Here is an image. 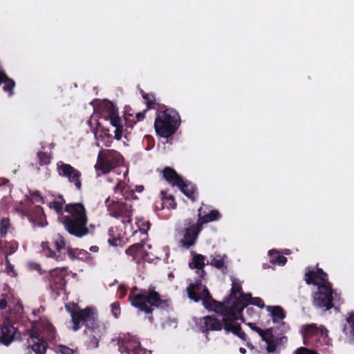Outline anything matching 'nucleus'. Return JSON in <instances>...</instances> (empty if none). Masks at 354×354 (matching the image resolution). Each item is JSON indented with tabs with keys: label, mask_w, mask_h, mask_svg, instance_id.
<instances>
[{
	"label": "nucleus",
	"mask_w": 354,
	"mask_h": 354,
	"mask_svg": "<svg viewBox=\"0 0 354 354\" xmlns=\"http://www.w3.org/2000/svg\"><path fill=\"white\" fill-rule=\"evenodd\" d=\"M67 311L71 316L73 330H79L84 326V343L88 348H96L99 342L106 333L105 323L98 319L97 311L92 307H86L81 309L75 304L73 308L66 306Z\"/></svg>",
	"instance_id": "obj_1"
},
{
	"label": "nucleus",
	"mask_w": 354,
	"mask_h": 354,
	"mask_svg": "<svg viewBox=\"0 0 354 354\" xmlns=\"http://www.w3.org/2000/svg\"><path fill=\"white\" fill-rule=\"evenodd\" d=\"M65 211L70 216H62L58 218L68 234L77 238H82L89 234L87 227L88 217L86 210L82 203H69L66 205Z\"/></svg>",
	"instance_id": "obj_2"
},
{
	"label": "nucleus",
	"mask_w": 354,
	"mask_h": 354,
	"mask_svg": "<svg viewBox=\"0 0 354 354\" xmlns=\"http://www.w3.org/2000/svg\"><path fill=\"white\" fill-rule=\"evenodd\" d=\"M137 290L136 286L132 288L129 295V300L133 306L146 314L151 315L153 307L167 309L171 304L170 299L162 298L153 286H151L148 289H141L138 294L133 295L132 292Z\"/></svg>",
	"instance_id": "obj_3"
},
{
	"label": "nucleus",
	"mask_w": 354,
	"mask_h": 354,
	"mask_svg": "<svg viewBox=\"0 0 354 354\" xmlns=\"http://www.w3.org/2000/svg\"><path fill=\"white\" fill-rule=\"evenodd\" d=\"M180 124L178 113L172 109H166L157 112L154 129L158 136L167 138L176 132Z\"/></svg>",
	"instance_id": "obj_4"
},
{
	"label": "nucleus",
	"mask_w": 354,
	"mask_h": 354,
	"mask_svg": "<svg viewBox=\"0 0 354 354\" xmlns=\"http://www.w3.org/2000/svg\"><path fill=\"white\" fill-rule=\"evenodd\" d=\"M122 156L114 149H101L97 154L95 169L100 174H106L123 164Z\"/></svg>",
	"instance_id": "obj_5"
},
{
	"label": "nucleus",
	"mask_w": 354,
	"mask_h": 354,
	"mask_svg": "<svg viewBox=\"0 0 354 354\" xmlns=\"http://www.w3.org/2000/svg\"><path fill=\"white\" fill-rule=\"evenodd\" d=\"M104 203L111 216L121 218L122 223L124 225L131 223L133 209L130 202L111 201L110 197H108Z\"/></svg>",
	"instance_id": "obj_6"
},
{
	"label": "nucleus",
	"mask_w": 354,
	"mask_h": 354,
	"mask_svg": "<svg viewBox=\"0 0 354 354\" xmlns=\"http://www.w3.org/2000/svg\"><path fill=\"white\" fill-rule=\"evenodd\" d=\"M67 267L57 268L49 271L45 280L48 283V289L58 297L60 292L65 290L66 277L68 276Z\"/></svg>",
	"instance_id": "obj_7"
},
{
	"label": "nucleus",
	"mask_w": 354,
	"mask_h": 354,
	"mask_svg": "<svg viewBox=\"0 0 354 354\" xmlns=\"http://www.w3.org/2000/svg\"><path fill=\"white\" fill-rule=\"evenodd\" d=\"M118 344L122 354H147L138 339L129 333L120 335Z\"/></svg>",
	"instance_id": "obj_8"
},
{
	"label": "nucleus",
	"mask_w": 354,
	"mask_h": 354,
	"mask_svg": "<svg viewBox=\"0 0 354 354\" xmlns=\"http://www.w3.org/2000/svg\"><path fill=\"white\" fill-rule=\"evenodd\" d=\"M333 290L330 283L319 285L317 291L314 293L313 296L314 306L324 308L326 310L331 309L333 307Z\"/></svg>",
	"instance_id": "obj_9"
},
{
	"label": "nucleus",
	"mask_w": 354,
	"mask_h": 354,
	"mask_svg": "<svg viewBox=\"0 0 354 354\" xmlns=\"http://www.w3.org/2000/svg\"><path fill=\"white\" fill-rule=\"evenodd\" d=\"M200 296L205 309L209 311L212 310L220 315H223L226 313L225 310L227 309V304H229V299H225L223 302L215 300L206 286H204Z\"/></svg>",
	"instance_id": "obj_10"
},
{
	"label": "nucleus",
	"mask_w": 354,
	"mask_h": 354,
	"mask_svg": "<svg viewBox=\"0 0 354 354\" xmlns=\"http://www.w3.org/2000/svg\"><path fill=\"white\" fill-rule=\"evenodd\" d=\"M223 329L226 333H232L243 341H246L247 335L242 330L240 324L236 321L240 319V315L234 313H225L223 315Z\"/></svg>",
	"instance_id": "obj_11"
},
{
	"label": "nucleus",
	"mask_w": 354,
	"mask_h": 354,
	"mask_svg": "<svg viewBox=\"0 0 354 354\" xmlns=\"http://www.w3.org/2000/svg\"><path fill=\"white\" fill-rule=\"evenodd\" d=\"M57 171L60 176L67 178L70 183H73L77 190H81L82 182L80 178L82 174L78 169L69 164L59 161L57 162Z\"/></svg>",
	"instance_id": "obj_12"
},
{
	"label": "nucleus",
	"mask_w": 354,
	"mask_h": 354,
	"mask_svg": "<svg viewBox=\"0 0 354 354\" xmlns=\"http://www.w3.org/2000/svg\"><path fill=\"white\" fill-rule=\"evenodd\" d=\"M106 113H103V117L105 120H109L110 124L115 127L114 138L120 140L123 133V126L122 120L118 115V109L112 103H110L106 105Z\"/></svg>",
	"instance_id": "obj_13"
},
{
	"label": "nucleus",
	"mask_w": 354,
	"mask_h": 354,
	"mask_svg": "<svg viewBox=\"0 0 354 354\" xmlns=\"http://www.w3.org/2000/svg\"><path fill=\"white\" fill-rule=\"evenodd\" d=\"M234 299L235 300L230 306L227 304V309L225 311L226 313H234V314L239 315L241 320L244 322L242 313L244 308L247 307L248 304H251V301L252 299V295L250 293H244L243 292H241L239 297H236Z\"/></svg>",
	"instance_id": "obj_14"
},
{
	"label": "nucleus",
	"mask_w": 354,
	"mask_h": 354,
	"mask_svg": "<svg viewBox=\"0 0 354 354\" xmlns=\"http://www.w3.org/2000/svg\"><path fill=\"white\" fill-rule=\"evenodd\" d=\"M198 326L203 333L208 334L209 331H219L223 328V319L219 320L214 315H207L199 319Z\"/></svg>",
	"instance_id": "obj_15"
},
{
	"label": "nucleus",
	"mask_w": 354,
	"mask_h": 354,
	"mask_svg": "<svg viewBox=\"0 0 354 354\" xmlns=\"http://www.w3.org/2000/svg\"><path fill=\"white\" fill-rule=\"evenodd\" d=\"M304 277L306 283L308 285L317 286V288L319 287V285H325L330 283L328 281L327 273L322 268H317L316 270L307 268Z\"/></svg>",
	"instance_id": "obj_16"
},
{
	"label": "nucleus",
	"mask_w": 354,
	"mask_h": 354,
	"mask_svg": "<svg viewBox=\"0 0 354 354\" xmlns=\"http://www.w3.org/2000/svg\"><path fill=\"white\" fill-rule=\"evenodd\" d=\"M29 346L35 354H45L48 347V343L37 330L31 329L28 332Z\"/></svg>",
	"instance_id": "obj_17"
},
{
	"label": "nucleus",
	"mask_w": 354,
	"mask_h": 354,
	"mask_svg": "<svg viewBox=\"0 0 354 354\" xmlns=\"http://www.w3.org/2000/svg\"><path fill=\"white\" fill-rule=\"evenodd\" d=\"M262 340L267 344L266 351L269 353L279 352L283 344L287 342L286 336L274 337L273 334V328L270 330V335L266 334Z\"/></svg>",
	"instance_id": "obj_18"
},
{
	"label": "nucleus",
	"mask_w": 354,
	"mask_h": 354,
	"mask_svg": "<svg viewBox=\"0 0 354 354\" xmlns=\"http://www.w3.org/2000/svg\"><path fill=\"white\" fill-rule=\"evenodd\" d=\"M202 230V227H201L197 223L193 224L189 227H187L185 229L184 237L180 241L182 245L187 249L194 245L195 244V242L196 241V239L198 238L200 232Z\"/></svg>",
	"instance_id": "obj_19"
},
{
	"label": "nucleus",
	"mask_w": 354,
	"mask_h": 354,
	"mask_svg": "<svg viewBox=\"0 0 354 354\" xmlns=\"http://www.w3.org/2000/svg\"><path fill=\"white\" fill-rule=\"evenodd\" d=\"M221 218V214L216 209L209 210L207 212L205 209L203 207L198 209V220L196 223L199 225L202 228L203 225L209 222L218 221Z\"/></svg>",
	"instance_id": "obj_20"
},
{
	"label": "nucleus",
	"mask_w": 354,
	"mask_h": 354,
	"mask_svg": "<svg viewBox=\"0 0 354 354\" xmlns=\"http://www.w3.org/2000/svg\"><path fill=\"white\" fill-rule=\"evenodd\" d=\"M144 248L145 243L143 241L134 243L126 250V254L132 257V260L139 264L146 255Z\"/></svg>",
	"instance_id": "obj_21"
},
{
	"label": "nucleus",
	"mask_w": 354,
	"mask_h": 354,
	"mask_svg": "<svg viewBox=\"0 0 354 354\" xmlns=\"http://www.w3.org/2000/svg\"><path fill=\"white\" fill-rule=\"evenodd\" d=\"M164 178L172 186L180 187L184 180L173 168L166 167L163 169Z\"/></svg>",
	"instance_id": "obj_22"
},
{
	"label": "nucleus",
	"mask_w": 354,
	"mask_h": 354,
	"mask_svg": "<svg viewBox=\"0 0 354 354\" xmlns=\"http://www.w3.org/2000/svg\"><path fill=\"white\" fill-rule=\"evenodd\" d=\"M204 286L201 279L191 283L186 288L187 297L194 301L198 302L201 299L198 292L203 290Z\"/></svg>",
	"instance_id": "obj_23"
},
{
	"label": "nucleus",
	"mask_w": 354,
	"mask_h": 354,
	"mask_svg": "<svg viewBox=\"0 0 354 354\" xmlns=\"http://www.w3.org/2000/svg\"><path fill=\"white\" fill-rule=\"evenodd\" d=\"M15 328L9 323H3L1 328L0 341L8 346L13 340Z\"/></svg>",
	"instance_id": "obj_24"
},
{
	"label": "nucleus",
	"mask_w": 354,
	"mask_h": 354,
	"mask_svg": "<svg viewBox=\"0 0 354 354\" xmlns=\"http://www.w3.org/2000/svg\"><path fill=\"white\" fill-rule=\"evenodd\" d=\"M178 188H179V189L192 201H195L196 200L198 196L197 187L190 181L184 180Z\"/></svg>",
	"instance_id": "obj_25"
},
{
	"label": "nucleus",
	"mask_w": 354,
	"mask_h": 354,
	"mask_svg": "<svg viewBox=\"0 0 354 354\" xmlns=\"http://www.w3.org/2000/svg\"><path fill=\"white\" fill-rule=\"evenodd\" d=\"M42 333L49 342H54L57 339V331L55 327L48 321L43 322L41 324Z\"/></svg>",
	"instance_id": "obj_26"
},
{
	"label": "nucleus",
	"mask_w": 354,
	"mask_h": 354,
	"mask_svg": "<svg viewBox=\"0 0 354 354\" xmlns=\"http://www.w3.org/2000/svg\"><path fill=\"white\" fill-rule=\"evenodd\" d=\"M0 246L6 253V256L12 255L17 252L19 248V243L15 240L4 241L0 240Z\"/></svg>",
	"instance_id": "obj_27"
},
{
	"label": "nucleus",
	"mask_w": 354,
	"mask_h": 354,
	"mask_svg": "<svg viewBox=\"0 0 354 354\" xmlns=\"http://www.w3.org/2000/svg\"><path fill=\"white\" fill-rule=\"evenodd\" d=\"M266 308L270 313L273 322L282 320L286 317L283 309L279 306H267Z\"/></svg>",
	"instance_id": "obj_28"
},
{
	"label": "nucleus",
	"mask_w": 354,
	"mask_h": 354,
	"mask_svg": "<svg viewBox=\"0 0 354 354\" xmlns=\"http://www.w3.org/2000/svg\"><path fill=\"white\" fill-rule=\"evenodd\" d=\"M269 261L272 265L284 266L287 262V258L280 254L279 252L271 250L268 252Z\"/></svg>",
	"instance_id": "obj_29"
},
{
	"label": "nucleus",
	"mask_w": 354,
	"mask_h": 354,
	"mask_svg": "<svg viewBox=\"0 0 354 354\" xmlns=\"http://www.w3.org/2000/svg\"><path fill=\"white\" fill-rule=\"evenodd\" d=\"M142 97L145 100V103L147 104L146 109H156L158 106L157 99L154 94L151 93H145L144 90H140Z\"/></svg>",
	"instance_id": "obj_30"
},
{
	"label": "nucleus",
	"mask_w": 354,
	"mask_h": 354,
	"mask_svg": "<svg viewBox=\"0 0 354 354\" xmlns=\"http://www.w3.org/2000/svg\"><path fill=\"white\" fill-rule=\"evenodd\" d=\"M205 257L203 254H195L193 256L192 261L189 263V266L192 269L202 270L205 266Z\"/></svg>",
	"instance_id": "obj_31"
},
{
	"label": "nucleus",
	"mask_w": 354,
	"mask_h": 354,
	"mask_svg": "<svg viewBox=\"0 0 354 354\" xmlns=\"http://www.w3.org/2000/svg\"><path fill=\"white\" fill-rule=\"evenodd\" d=\"M319 333V329L315 325H308L304 328L302 333L304 344L307 345V341Z\"/></svg>",
	"instance_id": "obj_32"
},
{
	"label": "nucleus",
	"mask_w": 354,
	"mask_h": 354,
	"mask_svg": "<svg viewBox=\"0 0 354 354\" xmlns=\"http://www.w3.org/2000/svg\"><path fill=\"white\" fill-rule=\"evenodd\" d=\"M232 288L230 290V295L229 297L227 298L229 299V301H230L231 299H236L237 297V294L240 295L241 292H243L242 289L241 283L239 279L232 278Z\"/></svg>",
	"instance_id": "obj_33"
},
{
	"label": "nucleus",
	"mask_w": 354,
	"mask_h": 354,
	"mask_svg": "<svg viewBox=\"0 0 354 354\" xmlns=\"http://www.w3.org/2000/svg\"><path fill=\"white\" fill-rule=\"evenodd\" d=\"M225 257H226L225 255L221 256L219 254H214L211 256V262L210 265L215 267L217 269H223L227 268V266L225 264Z\"/></svg>",
	"instance_id": "obj_34"
},
{
	"label": "nucleus",
	"mask_w": 354,
	"mask_h": 354,
	"mask_svg": "<svg viewBox=\"0 0 354 354\" xmlns=\"http://www.w3.org/2000/svg\"><path fill=\"white\" fill-rule=\"evenodd\" d=\"M41 251L43 254L48 257L55 259L57 261L60 260V255H57L55 252L53 251L50 247V244L48 241H43L41 243Z\"/></svg>",
	"instance_id": "obj_35"
},
{
	"label": "nucleus",
	"mask_w": 354,
	"mask_h": 354,
	"mask_svg": "<svg viewBox=\"0 0 354 354\" xmlns=\"http://www.w3.org/2000/svg\"><path fill=\"white\" fill-rule=\"evenodd\" d=\"M4 84L3 88H14L15 82L9 78L4 72H0V86Z\"/></svg>",
	"instance_id": "obj_36"
},
{
	"label": "nucleus",
	"mask_w": 354,
	"mask_h": 354,
	"mask_svg": "<svg viewBox=\"0 0 354 354\" xmlns=\"http://www.w3.org/2000/svg\"><path fill=\"white\" fill-rule=\"evenodd\" d=\"M11 228L9 218H2L0 219V235L1 238L5 237L9 230Z\"/></svg>",
	"instance_id": "obj_37"
},
{
	"label": "nucleus",
	"mask_w": 354,
	"mask_h": 354,
	"mask_svg": "<svg viewBox=\"0 0 354 354\" xmlns=\"http://www.w3.org/2000/svg\"><path fill=\"white\" fill-rule=\"evenodd\" d=\"M53 243L58 252H60L66 246L65 239L59 234H57L53 237Z\"/></svg>",
	"instance_id": "obj_38"
},
{
	"label": "nucleus",
	"mask_w": 354,
	"mask_h": 354,
	"mask_svg": "<svg viewBox=\"0 0 354 354\" xmlns=\"http://www.w3.org/2000/svg\"><path fill=\"white\" fill-rule=\"evenodd\" d=\"M147 111V109H145L142 112H138L136 113L135 118H133L132 120L128 118L127 116L124 117L127 127H129L131 128L133 127V124L137 122L142 120L145 117V113Z\"/></svg>",
	"instance_id": "obj_39"
},
{
	"label": "nucleus",
	"mask_w": 354,
	"mask_h": 354,
	"mask_svg": "<svg viewBox=\"0 0 354 354\" xmlns=\"http://www.w3.org/2000/svg\"><path fill=\"white\" fill-rule=\"evenodd\" d=\"M138 227L139 228V231L143 234H147V231L150 228V222L149 221L145 220L143 218H138L136 222Z\"/></svg>",
	"instance_id": "obj_40"
},
{
	"label": "nucleus",
	"mask_w": 354,
	"mask_h": 354,
	"mask_svg": "<svg viewBox=\"0 0 354 354\" xmlns=\"http://www.w3.org/2000/svg\"><path fill=\"white\" fill-rule=\"evenodd\" d=\"M39 164L41 166L49 165L51 160L50 155L47 152L39 151L37 153Z\"/></svg>",
	"instance_id": "obj_41"
},
{
	"label": "nucleus",
	"mask_w": 354,
	"mask_h": 354,
	"mask_svg": "<svg viewBox=\"0 0 354 354\" xmlns=\"http://www.w3.org/2000/svg\"><path fill=\"white\" fill-rule=\"evenodd\" d=\"M248 325L252 330L258 333V335L261 337V339H263V337H264V336L266 334L270 335V330L272 329V328H268L266 330H262L261 328L256 326L255 324L253 323H248Z\"/></svg>",
	"instance_id": "obj_42"
},
{
	"label": "nucleus",
	"mask_w": 354,
	"mask_h": 354,
	"mask_svg": "<svg viewBox=\"0 0 354 354\" xmlns=\"http://www.w3.org/2000/svg\"><path fill=\"white\" fill-rule=\"evenodd\" d=\"M11 301H12L11 295H10L7 293H2L0 295V309L5 310L8 306V304L11 302Z\"/></svg>",
	"instance_id": "obj_43"
},
{
	"label": "nucleus",
	"mask_w": 354,
	"mask_h": 354,
	"mask_svg": "<svg viewBox=\"0 0 354 354\" xmlns=\"http://www.w3.org/2000/svg\"><path fill=\"white\" fill-rule=\"evenodd\" d=\"M5 264H6V272L11 277H16L17 275V272L15 270V267L12 264H11L10 259L7 256L5 257Z\"/></svg>",
	"instance_id": "obj_44"
},
{
	"label": "nucleus",
	"mask_w": 354,
	"mask_h": 354,
	"mask_svg": "<svg viewBox=\"0 0 354 354\" xmlns=\"http://www.w3.org/2000/svg\"><path fill=\"white\" fill-rule=\"evenodd\" d=\"M49 207L53 209L58 214H62L63 204L62 203L53 200L49 203Z\"/></svg>",
	"instance_id": "obj_45"
},
{
	"label": "nucleus",
	"mask_w": 354,
	"mask_h": 354,
	"mask_svg": "<svg viewBox=\"0 0 354 354\" xmlns=\"http://www.w3.org/2000/svg\"><path fill=\"white\" fill-rule=\"evenodd\" d=\"M111 313L115 318H118L120 315V304L118 301L113 302L111 306Z\"/></svg>",
	"instance_id": "obj_46"
},
{
	"label": "nucleus",
	"mask_w": 354,
	"mask_h": 354,
	"mask_svg": "<svg viewBox=\"0 0 354 354\" xmlns=\"http://www.w3.org/2000/svg\"><path fill=\"white\" fill-rule=\"evenodd\" d=\"M122 195L126 200L137 198L134 191L129 189V187H126L125 190L122 191Z\"/></svg>",
	"instance_id": "obj_47"
},
{
	"label": "nucleus",
	"mask_w": 354,
	"mask_h": 354,
	"mask_svg": "<svg viewBox=\"0 0 354 354\" xmlns=\"http://www.w3.org/2000/svg\"><path fill=\"white\" fill-rule=\"evenodd\" d=\"M28 266V268H29L30 270H36L40 274H42L43 273L45 272V271L42 270L41 265L39 263H36V262H29Z\"/></svg>",
	"instance_id": "obj_48"
},
{
	"label": "nucleus",
	"mask_w": 354,
	"mask_h": 354,
	"mask_svg": "<svg viewBox=\"0 0 354 354\" xmlns=\"http://www.w3.org/2000/svg\"><path fill=\"white\" fill-rule=\"evenodd\" d=\"M66 250H67L68 255L71 260H74L79 257V254L77 253L79 251V249H77V248L73 249L71 246H68V247H67Z\"/></svg>",
	"instance_id": "obj_49"
},
{
	"label": "nucleus",
	"mask_w": 354,
	"mask_h": 354,
	"mask_svg": "<svg viewBox=\"0 0 354 354\" xmlns=\"http://www.w3.org/2000/svg\"><path fill=\"white\" fill-rule=\"evenodd\" d=\"M59 351L62 354H77L75 351L64 345H59Z\"/></svg>",
	"instance_id": "obj_50"
},
{
	"label": "nucleus",
	"mask_w": 354,
	"mask_h": 354,
	"mask_svg": "<svg viewBox=\"0 0 354 354\" xmlns=\"http://www.w3.org/2000/svg\"><path fill=\"white\" fill-rule=\"evenodd\" d=\"M295 354H319L315 351L310 350L305 347H300L297 348Z\"/></svg>",
	"instance_id": "obj_51"
},
{
	"label": "nucleus",
	"mask_w": 354,
	"mask_h": 354,
	"mask_svg": "<svg viewBox=\"0 0 354 354\" xmlns=\"http://www.w3.org/2000/svg\"><path fill=\"white\" fill-rule=\"evenodd\" d=\"M251 304L256 306L260 308H263L265 307L264 302L262 299L260 297H252L251 301Z\"/></svg>",
	"instance_id": "obj_52"
},
{
	"label": "nucleus",
	"mask_w": 354,
	"mask_h": 354,
	"mask_svg": "<svg viewBox=\"0 0 354 354\" xmlns=\"http://www.w3.org/2000/svg\"><path fill=\"white\" fill-rule=\"evenodd\" d=\"M165 203H169V208L174 209L176 207V203L173 196H170L169 198H167Z\"/></svg>",
	"instance_id": "obj_53"
},
{
	"label": "nucleus",
	"mask_w": 354,
	"mask_h": 354,
	"mask_svg": "<svg viewBox=\"0 0 354 354\" xmlns=\"http://www.w3.org/2000/svg\"><path fill=\"white\" fill-rule=\"evenodd\" d=\"M126 187L121 182L117 183V185L114 187L115 192H120L122 194V191L125 190Z\"/></svg>",
	"instance_id": "obj_54"
},
{
	"label": "nucleus",
	"mask_w": 354,
	"mask_h": 354,
	"mask_svg": "<svg viewBox=\"0 0 354 354\" xmlns=\"http://www.w3.org/2000/svg\"><path fill=\"white\" fill-rule=\"evenodd\" d=\"M346 322L351 325V328L354 326V312H351L348 314Z\"/></svg>",
	"instance_id": "obj_55"
},
{
	"label": "nucleus",
	"mask_w": 354,
	"mask_h": 354,
	"mask_svg": "<svg viewBox=\"0 0 354 354\" xmlns=\"http://www.w3.org/2000/svg\"><path fill=\"white\" fill-rule=\"evenodd\" d=\"M32 196L33 197H37V199H36L37 201H43L44 198L40 194V192L39 191H35L32 193Z\"/></svg>",
	"instance_id": "obj_56"
},
{
	"label": "nucleus",
	"mask_w": 354,
	"mask_h": 354,
	"mask_svg": "<svg viewBox=\"0 0 354 354\" xmlns=\"http://www.w3.org/2000/svg\"><path fill=\"white\" fill-rule=\"evenodd\" d=\"M118 290L121 291L120 298L124 297L127 292L125 287L122 285H120L118 287Z\"/></svg>",
	"instance_id": "obj_57"
},
{
	"label": "nucleus",
	"mask_w": 354,
	"mask_h": 354,
	"mask_svg": "<svg viewBox=\"0 0 354 354\" xmlns=\"http://www.w3.org/2000/svg\"><path fill=\"white\" fill-rule=\"evenodd\" d=\"M112 143V137L111 135H107V140L104 142L106 147H111Z\"/></svg>",
	"instance_id": "obj_58"
},
{
	"label": "nucleus",
	"mask_w": 354,
	"mask_h": 354,
	"mask_svg": "<svg viewBox=\"0 0 354 354\" xmlns=\"http://www.w3.org/2000/svg\"><path fill=\"white\" fill-rule=\"evenodd\" d=\"M197 273L200 276L201 278H203V276L206 274V272L204 270V268H202V270H197Z\"/></svg>",
	"instance_id": "obj_59"
},
{
	"label": "nucleus",
	"mask_w": 354,
	"mask_h": 354,
	"mask_svg": "<svg viewBox=\"0 0 354 354\" xmlns=\"http://www.w3.org/2000/svg\"><path fill=\"white\" fill-rule=\"evenodd\" d=\"M89 250L91 251V252H96L99 250V248L96 245H93L91 247H90Z\"/></svg>",
	"instance_id": "obj_60"
},
{
	"label": "nucleus",
	"mask_w": 354,
	"mask_h": 354,
	"mask_svg": "<svg viewBox=\"0 0 354 354\" xmlns=\"http://www.w3.org/2000/svg\"><path fill=\"white\" fill-rule=\"evenodd\" d=\"M145 138L147 140V142L149 143L150 142H152L153 145L154 144V140L153 138L151 136H145Z\"/></svg>",
	"instance_id": "obj_61"
},
{
	"label": "nucleus",
	"mask_w": 354,
	"mask_h": 354,
	"mask_svg": "<svg viewBox=\"0 0 354 354\" xmlns=\"http://www.w3.org/2000/svg\"><path fill=\"white\" fill-rule=\"evenodd\" d=\"M35 208L37 209V212L43 213V208L41 206L37 205L35 207Z\"/></svg>",
	"instance_id": "obj_62"
},
{
	"label": "nucleus",
	"mask_w": 354,
	"mask_h": 354,
	"mask_svg": "<svg viewBox=\"0 0 354 354\" xmlns=\"http://www.w3.org/2000/svg\"><path fill=\"white\" fill-rule=\"evenodd\" d=\"M79 255L86 254L88 252L84 250H79L78 252Z\"/></svg>",
	"instance_id": "obj_63"
},
{
	"label": "nucleus",
	"mask_w": 354,
	"mask_h": 354,
	"mask_svg": "<svg viewBox=\"0 0 354 354\" xmlns=\"http://www.w3.org/2000/svg\"><path fill=\"white\" fill-rule=\"evenodd\" d=\"M239 352L241 353V354H245L246 353V349L243 348V347H241L239 348Z\"/></svg>",
	"instance_id": "obj_64"
}]
</instances>
